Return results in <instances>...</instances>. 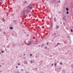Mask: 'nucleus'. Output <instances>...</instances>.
<instances>
[{
    "label": "nucleus",
    "mask_w": 73,
    "mask_h": 73,
    "mask_svg": "<svg viewBox=\"0 0 73 73\" xmlns=\"http://www.w3.org/2000/svg\"><path fill=\"white\" fill-rule=\"evenodd\" d=\"M32 6H33L32 4H31L27 7H29V8H30V9H32L33 8V7Z\"/></svg>",
    "instance_id": "nucleus-1"
},
{
    "label": "nucleus",
    "mask_w": 73,
    "mask_h": 73,
    "mask_svg": "<svg viewBox=\"0 0 73 73\" xmlns=\"http://www.w3.org/2000/svg\"><path fill=\"white\" fill-rule=\"evenodd\" d=\"M0 67H1V65H0Z\"/></svg>",
    "instance_id": "nucleus-48"
},
{
    "label": "nucleus",
    "mask_w": 73,
    "mask_h": 73,
    "mask_svg": "<svg viewBox=\"0 0 73 73\" xmlns=\"http://www.w3.org/2000/svg\"><path fill=\"white\" fill-rule=\"evenodd\" d=\"M16 45V44L15 43H13V46H15Z\"/></svg>",
    "instance_id": "nucleus-6"
},
{
    "label": "nucleus",
    "mask_w": 73,
    "mask_h": 73,
    "mask_svg": "<svg viewBox=\"0 0 73 73\" xmlns=\"http://www.w3.org/2000/svg\"><path fill=\"white\" fill-rule=\"evenodd\" d=\"M71 32H73V30H72V29H71Z\"/></svg>",
    "instance_id": "nucleus-22"
},
{
    "label": "nucleus",
    "mask_w": 73,
    "mask_h": 73,
    "mask_svg": "<svg viewBox=\"0 0 73 73\" xmlns=\"http://www.w3.org/2000/svg\"><path fill=\"white\" fill-rule=\"evenodd\" d=\"M46 44L47 45H48L49 44V43L48 42H47L46 43Z\"/></svg>",
    "instance_id": "nucleus-23"
},
{
    "label": "nucleus",
    "mask_w": 73,
    "mask_h": 73,
    "mask_svg": "<svg viewBox=\"0 0 73 73\" xmlns=\"http://www.w3.org/2000/svg\"><path fill=\"white\" fill-rule=\"evenodd\" d=\"M10 29H11V30H12V29H13V28L12 27H10Z\"/></svg>",
    "instance_id": "nucleus-3"
},
{
    "label": "nucleus",
    "mask_w": 73,
    "mask_h": 73,
    "mask_svg": "<svg viewBox=\"0 0 73 73\" xmlns=\"http://www.w3.org/2000/svg\"><path fill=\"white\" fill-rule=\"evenodd\" d=\"M5 50H7L6 49H5Z\"/></svg>",
    "instance_id": "nucleus-50"
},
{
    "label": "nucleus",
    "mask_w": 73,
    "mask_h": 73,
    "mask_svg": "<svg viewBox=\"0 0 73 73\" xmlns=\"http://www.w3.org/2000/svg\"><path fill=\"white\" fill-rule=\"evenodd\" d=\"M23 16H24V18H26V16H25V14H24V13L23 14Z\"/></svg>",
    "instance_id": "nucleus-4"
},
{
    "label": "nucleus",
    "mask_w": 73,
    "mask_h": 73,
    "mask_svg": "<svg viewBox=\"0 0 73 73\" xmlns=\"http://www.w3.org/2000/svg\"><path fill=\"white\" fill-rule=\"evenodd\" d=\"M72 66V68H73V64H72V65H71Z\"/></svg>",
    "instance_id": "nucleus-35"
},
{
    "label": "nucleus",
    "mask_w": 73,
    "mask_h": 73,
    "mask_svg": "<svg viewBox=\"0 0 73 73\" xmlns=\"http://www.w3.org/2000/svg\"><path fill=\"white\" fill-rule=\"evenodd\" d=\"M11 36H14V34H13V33H11Z\"/></svg>",
    "instance_id": "nucleus-16"
},
{
    "label": "nucleus",
    "mask_w": 73,
    "mask_h": 73,
    "mask_svg": "<svg viewBox=\"0 0 73 73\" xmlns=\"http://www.w3.org/2000/svg\"><path fill=\"white\" fill-rule=\"evenodd\" d=\"M0 1H3V0H0Z\"/></svg>",
    "instance_id": "nucleus-44"
},
{
    "label": "nucleus",
    "mask_w": 73,
    "mask_h": 73,
    "mask_svg": "<svg viewBox=\"0 0 73 73\" xmlns=\"http://www.w3.org/2000/svg\"><path fill=\"white\" fill-rule=\"evenodd\" d=\"M7 48H9V46H7Z\"/></svg>",
    "instance_id": "nucleus-30"
},
{
    "label": "nucleus",
    "mask_w": 73,
    "mask_h": 73,
    "mask_svg": "<svg viewBox=\"0 0 73 73\" xmlns=\"http://www.w3.org/2000/svg\"><path fill=\"white\" fill-rule=\"evenodd\" d=\"M26 13H29V11H26Z\"/></svg>",
    "instance_id": "nucleus-10"
},
{
    "label": "nucleus",
    "mask_w": 73,
    "mask_h": 73,
    "mask_svg": "<svg viewBox=\"0 0 73 73\" xmlns=\"http://www.w3.org/2000/svg\"><path fill=\"white\" fill-rule=\"evenodd\" d=\"M25 64H28V62L27 61H25Z\"/></svg>",
    "instance_id": "nucleus-2"
},
{
    "label": "nucleus",
    "mask_w": 73,
    "mask_h": 73,
    "mask_svg": "<svg viewBox=\"0 0 73 73\" xmlns=\"http://www.w3.org/2000/svg\"><path fill=\"white\" fill-rule=\"evenodd\" d=\"M0 54H1V52H0Z\"/></svg>",
    "instance_id": "nucleus-52"
},
{
    "label": "nucleus",
    "mask_w": 73,
    "mask_h": 73,
    "mask_svg": "<svg viewBox=\"0 0 73 73\" xmlns=\"http://www.w3.org/2000/svg\"><path fill=\"white\" fill-rule=\"evenodd\" d=\"M31 43H29L27 44V45H31Z\"/></svg>",
    "instance_id": "nucleus-20"
},
{
    "label": "nucleus",
    "mask_w": 73,
    "mask_h": 73,
    "mask_svg": "<svg viewBox=\"0 0 73 73\" xmlns=\"http://www.w3.org/2000/svg\"><path fill=\"white\" fill-rule=\"evenodd\" d=\"M63 20H64V21H66V19L64 18V17L63 18Z\"/></svg>",
    "instance_id": "nucleus-8"
},
{
    "label": "nucleus",
    "mask_w": 73,
    "mask_h": 73,
    "mask_svg": "<svg viewBox=\"0 0 73 73\" xmlns=\"http://www.w3.org/2000/svg\"><path fill=\"white\" fill-rule=\"evenodd\" d=\"M0 31H1V30H0Z\"/></svg>",
    "instance_id": "nucleus-55"
},
{
    "label": "nucleus",
    "mask_w": 73,
    "mask_h": 73,
    "mask_svg": "<svg viewBox=\"0 0 73 73\" xmlns=\"http://www.w3.org/2000/svg\"><path fill=\"white\" fill-rule=\"evenodd\" d=\"M56 29H58V28H59V26H56Z\"/></svg>",
    "instance_id": "nucleus-12"
},
{
    "label": "nucleus",
    "mask_w": 73,
    "mask_h": 73,
    "mask_svg": "<svg viewBox=\"0 0 73 73\" xmlns=\"http://www.w3.org/2000/svg\"><path fill=\"white\" fill-rule=\"evenodd\" d=\"M40 31H41V29H40Z\"/></svg>",
    "instance_id": "nucleus-47"
},
{
    "label": "nucleus",
    "mask_w": 73,
    "mask_h": 73,
    "mask_svg": "<svg viewBox=\"0 0 73 73\" xmlns=\"http://www.w3.org/2000/svg\"><path fill=\"white\" fill-rule=\"evenodd\" d=\"M58 2H59V3H60V1H58Z\"/></svg>",
    "instance_id": "nucleus-43"
},
{
    "label": "nucleus",
    "mask_w": 73,
    "mask_h": 73,
    "mask_svg": "<svg viewBox=\"0 0 73 73\" xmlns=\"http://www.w3.org/2000/svg\"><path fill=\"white\" fill-rule=\"evenodd\" d=\"M66 10L67 11H68V10H69V8H66Z\"/></svg>",
    "instance_id": "nucleus-5"
},
{
    "label": "nucleus",
    "mask_w": 73,
    "mask_h": 73,
    "mask_svg": "<svg viewBox=\"0 0 73 73\" xmlns=\"http://www.w3.org/2000/svg\"><path fill=\"white\" fill-rule=\"evenodd\" d=\"M35 70H37V68H36L35 69Z\"/></svg>",
    "instance_id": "nucleus-29"
},
{
    "label": "nucleus",
    "mask_w": 73,
    "mask_h": 73,
    "mask_svg": "<svg viewBox=\"0 0 73 73\" xmlns=\"http://www.w3.org/2000/svg\"><path fill=\"white\" fill-rule=\"evenodd\" d=\"M60 65H62V62H60Z\"/></svg>",
    "instance_id": "nucleus-14"
},
{
    "label": "nucleus",
    "mask_w": 73,
    "mask_h": 73,
    "mask_svg": "<svg viewBox=\"0 0 73 73\" xmlns=\"http://www.w3.org/2000/svg\"><path fill=\"white\" fill-rule=\"evenodd\" d=\"M54 35H56V33H54Z\"/></svg>",
    "instance_id": "nucleus-36"
},
{
    "label": "nucleus",
    "mask_w": 73,
    "mask_h": 73,
    "mask_svg": "<svg viewBox=\"0 0 73 73\" xmlns=\"http://www.w3.org/2000/svg\"><path fill=\"white\" fill-rule=\"evenodd\" d=\"M45 49H46V46L45 47Z\"/></svg>",
    "instance_id": "nucleus-37"
},
{
    "label": "nucleus",
    "mask_w": 73,
    "mask_h": 73,
    "mask_svg": "<svg viewBox=\"0 0 73 73\" xmlns=\"http://www.w3.org/2000/svg\"><path fill=\"white\" fill-rule=\"evenodd\" d=\"M3 33L4 34H5L6 33L5 32H4Z\"/></svg>",
    "instance_id": "nucleus-32"
},
{
    "label": "nucleus",
    "mask_w": 73,
    "mask_h": 73,
    "mask_svg": "<svg viewBox=\"0 0 73 73\" xmlns=\"http://www.w3.org/2000/svg\"><path fill=\"white\" fill-rule=\"evenodd\" d=\"M40 65H41V63H40V64H39V66H40Z\"/></svg>",
    "instance_id": "nucleus-34"
},
{
    "label": "nucleus",
    "mask_w": 73,
    "mask_h": 73,
    "mask_svg": "<svg viewBox=\"0 0 73 73\" xmlns=\"http://www.w3.org/2000/svg\"><path fill=\"white\" fill-rule=\"evenodd\" d=\"M60 44V43H57V44L56 45V46H57L58 45H59Z\"/></svg>",
    "instance_id": "nucleus-9"
},
{
    "label": "nucleus",
    "mask_w": 73,
    "mask_h": 73,
    "mask_svg": "<svg viewBox=\"0 0 73 73\" xmlns=\"http://www.w3.org/2000/svg\"><path fill=\"white\" fill-rule=\"evenodd\" d=\"M51 4H53V2H51Z\"/></svg>",
    "instance_id": "nucleus-45"
},
{
    "label": "nucleus",
    "mask_w": 73,
    "mask_h": 73,
    "mask_svg": "<svg viewBox=\"0 0 73 73\" xmlns=\"http://www.w3.org/2000/svg\"><path fill=\"white\" fill-rule=\"evenodd\" d=\"M18 68V66H16V68Z\"/></svg>",
    "instance_id": "nucleus-41"
},
{
    "label": "nucleus",
    "mask_w": 73,
    "mask_h": 73,
    "mask_svg": "<svg viewBox=\"0 0 73 73\" xmlns=\"http://www.w3.org/2000/svg\"><path fill=\"white\" fill-rule=\"evenodd\" d=\"M23 55H25V54H23Z\"/></svg>",
    "instance_id": "nucleus-51"
},
{
    "label": "nucleus",
    "mask_w": 73,
    "mask_h": 73,
    "mask_svg": "<svg viewBox=\"0 0 73 73\" xmlns=\"http://www.w3.org/2000/svg\"><path fill=\"white\" fill-rule=\"evenodd\" d=\"M1 56H3V55H1Z\"/></svg>",
    "instance_id": "nucleus-53"
},
{
    "label": "nucleus",
    "mask_w": 73,
    "mask_h": 73,
    "mask_svg": "<svg viewBox=\"0 0 73 73\" xmlns=\"http://www.w3.org/2000/svg\"><path fill=\"white\" fill-rule=\"evenodd\" d=\"M31 64H32V63H33V61H32V60H31Z\"/></svg>",
    "instance_id": "nucleus-17"
},
{
    "label": "nucleus",
    "mask_w": 73,
    "mask_h": 73,
    "mask_svg": "<svg viewBox=\"0 0 73 73\" xmlns=\"http://www.w3.org/2000/svg\"><path fill=\"white\" fill-rule=\"evenodd\" d=\"M42 46H44V44H42Z\"/></svg>",
    "instance_id": "nucleus-31"
},
{
    "label": "nucleus",
    "mask_w": 73,
    "mask_h": 73,
    "mask_svg": "<svg viewBox=\"0 0 73 73\" xmlns=\"http://www.w3.org/2000/svg\"><path fill=\"white\" fill-rule=\"evenodd\" d=\"M30 56H32V54H30Z\"/></svg>",
    "instance_id": "nucleus-33"
},
{
    "label": "nucleus",
    "mask_w": 73,
    "mask_h": 73,
    "mask_svg": "<svg viewBox=\"0 0 73 73\" xmlns=\"http://www.w3.org/2000/svg\"><path fill=\"white\" fill-rule=\"evenodd\" d=\"M24 33H26V32H24Z\"/></svg>",
    "instance_id": "nucleus-46"
},
{
    "label": "nucleus",
    "mask_w": 73,
    "mask_h": 73,
    "mask_svg": "<svg viewBox=\"0 0 73 73\" xmlns=\"http://www.w3.org/2000/svg\"><path fill=\"white\" fill-rule=\"evenodd\" d=\"M57 37V36H54V38H56Z\"/></svg>",
    "instance_id": "nucleus-27"
},
{
    "label": "nucleus",
    "mask_w": 73,
    "mask_h": 73,
    "mask_svg": "<svg viewBox=\"0 0 73 73\" xmlns=\"http://www.w3.org/2000/svg\"><path fill=\"white\" fill-rule=\"evenodd\" d=\"M52 42H53V40H52Z\"/></svg>",
    "instance_id": "nucleus-40"
},
{
    "label": "nucleus",
    "mask_w": 73,
    "mask_h": 73,
    "mask_svg": "<svg viewBox=\"0 0 73 73\" xmlns=\"http://www.w3.org/2000/svg\"><path fill=\"white\" fill-rule=\"evenodd\" d=\"M27 1H25V2H24V4H27Z\"/></svg>",
    "instance_id": "nucleus-15"
},
{
    "label": "nucleus",
    "mask_w": 73,
    "mask_h": 73,
    "mask_svg": "<svg viewBox=\"0 0 73 73\" xmlns=\"http://www.w3.org/2000/svg\"><path fill=\"white\" fill-rule=\"evenodd\" d=\"M54 35H54V34L52 35V36H54Z\"/></svg>",
    "instance_id": "nucleus-38"
},
{
    "label": "nucleus",
    "mask_w": 73,
    "mask_h": 73,
    "mask_svg": "<svg viewBox=\"0 0 73 73\" xmlns=\"http://www.w3.org/2000/svg\"><path fill=\"white\" fill-rule=\"evenodd\" d=\"M52 26H53V25H51L50 27V28H51V29H52Z\"/></svg>",
    "instance_id": "nucleus-11"
},
{
    "label": "nucleus",
    "mask_w": 73,
    "mask_h": 73,
    "mask_svg": "<svg viewBox=\"0 0 73 73\" xmlns=\"http://www.w3.org/2000/svg\"><path fill=\"white\" fill-rule=\"evenodd\" d=\"M21 72H23V69H21Z\"/></svg>",
    "instance_id": "nucleus-26"
},
{
    "label": "nucleus",
    "mask_w": 73,
    "mask_h": 73,
    "mask_svg": "<svg viewBox=\"0 0 73 73\" xmlns=\"http://www.w3.org/2000/svg\"><path fill=\"white\" fill-rule=\"evenodd\" d=\"M11 16H14V14H12L11 15Z\"/></svg>",
    "instance_id": "nucleus-24"
},
{
    "label": "nucleus",
    "mask_w": 73,
    "mask_h": 73,
    "mask_svg": "<svg viewBox=\"0 0 73 73\" xmlns=\"http://www.w3.org/2000/svg\"><path fill=\"white\" fill-rule=\"evenodd\" d=\"M25 73H28L27 72H25Z\"/></svg>",
    "instance_id": "nucleus-42"
},
{
    "label": "nucleus",
    "mask_w": 73,
    "mask_h": 73,
    "mask_svg": "<svg viewBox=\"0 0 73 73\" xmlns=\"http://www.w3.org/2000/svg\"><path fill=\"white\" fill-rule=\"evenodd\" d=\"M13 22L14 23H16V20H14Z\"/></svg>",
    "instance_id": "nucleus-13"
},
{
    "label": "nucleus",
    "mask_w": 73,
    "mask_h": 73,
    "mask_svg": "<svg viewBox=\"0 0 73 73\" xmlns=\"http://www.w3.org/2000/svg\"><path fill=\"white\" fill-rule=\"evenodd\" d=\"M66 14H69V12H68V11H67L66 12Z\"/></svg>",
    "instance_id": "nucleus-21"
},
{
    "label": "nucleus",
    "mask_w": 73,
    "mask_h": 73,
    "mask_svg": "<svg viewBox=\"0 0 73 73\" xmlns=\"http://www.w3.org/2000/svg\"><path fill=\"white\" fill-rule=\"evenodd\" d=\"M28 42H30V44H31V41L29 40V41H28Z\"/></svg>",
    "instance_id": "nucleus-18"
},
{
    "label": "nucleus",
    "mask_w": 73,
    "mask_h": 73,
    "mask_svg": "<svg viewBox=\"0 0 73 73\" xmlns=\"http://www.w3.org/2000/svg\"><path fill=\"white\" fill-rule=\"evenodd\" d=\"M7 40H8V39H7Z\"/></svg>",
    "instance_id": "nucleus-54"
},
{
    "label": "nucleus",
    "mask_w": 73,
    "mask_h": 73,
    "mask_svg": "<svg viewBox=\"0 0 73 73\" xmlns=\"http://www.w3.org/2000/svg\"><path fill=\"white\" fill-rule=\"evenodd\" d=\"M51 65H52V66H53V64H52Z\"/></svg>",
    "instance_id": "nucleus-39"
},
{
    "label": "nucleus",
    "mask_w": 73,
    "mask_h": 73,
    "mask_svg": "<svg viewBox=\"0 0 73 73\" xmlns=\"http://www.w3.org/2000/svg\"><path fill=\"white\" fill-rule=\"evenodd\" d=\"M54 66H56V65H57V63H55L54 64Z\"/></svg>",
    "instance_id": "nucleus-7"
},
{
    "label": "nucleus",
    "mask_w": 73,
    "mask_h": 73,
    "mask_svg": "<svg viewBox=\"0 0 73 73\" xmlns=\"http://www.w3.org/2000/svg\"><path fill=\"white\" fill-rule=\"evenodd\" d=\"M17 73H19V72H17Z\"/></svg>",
    "instance_id": "nucleus-49"
},
{
    "label": "nucleus",
    "mask_w": 73,
    "mask_h": 73,
    "mask_svg": "<svg viewBox=\"0 0 73 73\" xmlns=\"http://www.w3.org/2000/svg\"><path fill=\"white\" fill-rule=\"evenodd\" d=\"M17 65H20V64L18 63Z\"/></svg>",
    "instance_id": "nucleus-25"
},
{
    "label": "nucleus",
    "mask_w": 73,
    "mask_h": 73,
    "mask_svg": "<svg viewBox=\"0 0 73 73\" xmlns=\"http://www.w3.org/2000/svg\"><path fill=\"white\" fill-rule=\"evenodd\" d=\"M54 20L55 21H56V19L55 18L54 19Z\"/></svg>",
    "instance_id": "nucleus-19"
},
{
    "label": "nucleus",
    "mask_w": 73,
    "mask_h": 73,
    "mask_svg": "<svg viewBox=\"0 0 73 73\" xmlns=\"http://www.w3.org/2000/svg\"><path fill=\"white\" fill-rule=\"evenodd\" d=\"M3 52H4V51H2L1 52L2 53H3Z\"/></svg>",
    "instance_id": "nucleus-28"
}]
</instances>
